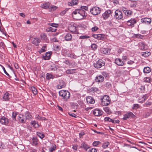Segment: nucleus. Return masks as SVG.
<instances>
[{
  "instance_id": "nucleus-61",
  "label": "nucleus",
  "mask_w": 152,
  "mask_h": 152,
  "mask_svg": "<svg viewBox=\"0 0 152 152\" xmlns=\"http://www.w3.org/2000/svg\"><path fill=\"white\" fill-rule=\"evenodd\" d=\"M130 6L132 7H135L136 6V3L135 1L132 2Z\"/></svg>"
},
{
  "instance_id": "nucleus-11",
  "label": "nucleus",
  "mask_w": 152,
  "mask_h": 152,
  "mask_svg": "<svg viewBox=\"0 0 152 152\" xmlns=\"http://www.w3.org/2000/svg\"><path fill=\"white\" fill-rule=\"evenodd\" d=\"M111 13V10H107L105 12L102 14V16L104 19H107L110 16V15Z\"/></svg>"
},
{
  "instance_id": "nucleus-34",
  "label": "nucleus",
  "mask_w": 152,
  "mask_h": 152,
  "mask_svg": "<svg viewBox=\"0 0 152 152\" xmlns=\"http://www.w3.org/2000/svg\"><path fill=\"white\" fill-rule=\"evenodd\" d=\"M47 49L46 46L45 45H43L41 49L39 50V53H42L46 51Z\"/></svg>"
},
{
  "instance_id": "nucleus-17",
  "label": "nucleus",
  "mask_w": 152,
  "mask_h": 152,
  "mask_svg": "<svg viewBox=\"0 0 152 152\" xmlns=\"http://www.w3.org/2000/svg\"><path fill=\"white\" fill-rule=\"evenodd\" d=\"M59 77V76H58L57 75H53L50 73H47L46 74V78L48 80L51 79H53Z\"/></svg>"
},
{
  "instance_id": "nucleus-1",
  "label": "nucleus",
  "mask_w": 152,
  "mask_h": 152,
  "mask_svg": "<svg viewBox=\"0 0 152 152\" xmlns=\"http://www.w3.org/2000/svg\"><path fill=\"white\" fill-rule=\"evenodd\" d=\"M100 105L102 106H107L109 105L110 102V100L109 96L104 95L101 99Z\"/></svg>"
},
{
  "instance_id": "nucleus-62",
  "label": "nucleus",
  "mask_w": 152,
  "mask_h": 152,
  "mask_svg": "<svg viewBox=\"0 0 152 152\" xmlns=\"http://www.w3.org/2000/svg\"><path fill=\"white\" fill-rule=\"evenodd\" d=\"M98 112L97 111V110H95L93 112V114L96 116H99Z\"/></svg>"
},
{
  "instance_id": "nucleus-33",
  "label": "nucleus",
  "mask_w": 152,
  "mask_h": 152,
  "mask_svg": "<svg viewBox=\"0 0 152 152\" xmlns=\"http://www.w3.org/2000/svg\"><path fill=\"white\" fill-rule=\"evenodd\" d=\"M57 30V29L56 28L54 29L51 27H49L46 28V31L48 32L49 31L55 32Z\"/></svg>"
},
{
  "instance_id": "nucleus-63",
  "label": "nucleus",
  "mask_w": 152,
  "mask_h": 152,
  "mask_svg": "<svg viewBox=\"0 0 152 152\" xmlns=\"http://www.w3.org/2000/svg\"><path fill=\"white\" fill-rule=\"evenodd\" d=\"M98 29L99 28L97 26H95L91 28V30L93 31H97Z\"/></svg>"
},
{
  "instance_id": "nucleus-46",
  "label": "nucleus",
  "mask_w": 152,
  "mask_h": 152,
  "mask_svg": "<svg viewBox=\"0 0 152 152\" xmlns=\"http://www.w3.org/2000/svg\"><path fill=\"white\" fill-rule=\"evenodd\" d=\"M151 80L149 77H146L144 78V81L146 83H150Z\"/></svg>"
},
{
  "instance_id": "nucleus-9",
  "label": "nucleus",
  "mask_w": 152,
  "mask_h": 152,
  "mask_svg": "<svg viewBox=\"0 0 152 152\" xmlns=\"http://www.w3.org/2000/svg\"><path fill=\"white\" fill-rule=\"evenodd\" d=\"M136 23V20L135 18H131L127 22L126 24L128 26L133 27Z\"/></svg>"
},
{
  "instance_id": "nucleus-27",
  "label": "nucleus",
  "mask_w": 152,
  "mask_h": 152,
  "mask_svg": "<svg viewBox=\"0 0 152 152\" xmlns=\"http://www.w3.org/2000/svg\"><path fill=\"white\" fill-rule=\"evenodd\" d=\"M31 124L33 127L35 128H38L39 126L37 122L34 120L31 121Z\"/></svg>"
},
{
  "instance_id": "nucleus-2",
  "label": "nucleus",
  "mask_w": 152,
  "mask_h": 152,
  "mask_svg": "<svg viewBox=\"0 0 152 152\" xmlns=\"http://www.w3.org/2000/svg\"><path fill=\"white\" fill-rule=\"evenodd\" d=\"M59 94L60 96L65 101H67L70 96V93L67 91L61 90L59 92Z\"/></svg>"
},
{
  "instance_id": "nucleus-64",
  "label": "nucleus",
  "mask_w": 152,
  "mask_h": 152,
  "mask_svg": "<svg viewBox=\"0 0 152 152\" xmlns=\"http://www.w3.org/2000/svg\"><path fill=\"white\" fill-rule=\"evenodd\" d=\"M97 150L96 148H92L88 151V152H97Z\"/></svg>"
},
{
  "instance_id": "nucleus-31",
  "label": "nucleus",
  "mask_w": 152,
  "mask_h": 152,
  "mask_svg": "<svg viewBox=\"0 0 152 152\" xmlns=\"http://www.w3.org/2000/svg\"><path fill=\"white\" fill-rule=\"evenodd\" d=\"M151 71V69L149 67L147 66L144 68L143 69V72L144 73H148Z\"/></svg>"
},
{
  "instance_id": "nucleus-18",
  "label": "nucleus",
  "mask_w": 152,
  "mask_h": 152,
  "mask_svg": "<svg viewBox=\"0 0 152 152\" xmlns=\"http://www.w3.org/2000/svg\"><path fill=\"white\" fill-rule=\"evenodd\" d=\"M86 101L88 103L93 104L95 102L94 99L91 96H90L87 97Z\"/></svg>"
},
{
  "instance_id": "nucleus-41",
  "label": "nucleus",
  "mask_w": 152,
  "mask_h": 152,
  "mask_svg": "<svg viewBox=\"0 0 152 152\" xmlns=\"http://www.w3.org/2000/svg\"><path fill=\"white\" fill-rule=\"evenodd\" d=\"M75 69H69L66 70V72L67 74H71L75 72Z\"/></svg>"
},
{
  "instance_id": "nucleus-40",
  "label": "nucleus",
  "mask_w": 152,
  "mask_h": 152,
  "mask_svg": "<svg viewBox=\"0 0 152 152\" xmlns=\"http://www.w3.org/2000/svg\"><path fill=\"white\" fill-rule=\"evenodd\" d=\"M124 13L127 16H130L132 14V12L131 11L129 10H126Z\"/></svg>"
},
{
  "instance_id": "nucleus-8",
  "label": "nucleus",
  "mask_w": 152,
  "mask_h": 152,
  "mask_svg": "<svg viewBox=\"0 0 152 152\" xmlns=\"http://www.w3.org/2000/svg\"><path fill=\"white\" fill-rule=\"evenodd\" d=\"M8 119L4 116L0 117V123L2 125H7L9 124Z\"/></svg>"
},
{
  "instance_id": "nucleus-39",
  "label": "nucleus",
  "mask_w": 152,
  "mask_h": 152,
  "mask_svg": "<svg viewBox=\"0 0 152 152\" xmlns=\"http://www.w3.org/2000/svg\"><path fill=\"white\" fill-rule=\"evenodd\" d=\"M50 69L52 71H55L57 69V68L56 65L55 64H53L50 66Z\"/></svg>"
},
{
  "instance_id": "nucleus-19",
  "label": "nucleus",
  "mask_w": 152,
  "mask_h": 152,
  "mask_svg": "<svg viewBox=\"0 0 152 152\" xmlns=\"http://www.w3.org/2000/svg\"><path fill=\"white\" fill-rule=\"evenodd\" d=\"M10 94L6 92L5 93L3 97V99L4 101H7L10 100Z\"/></svg>"
},
{
  "instance_id": "nucleus-35",
  "label": "nucleus",
  "mask_w": 152,
  "mask_h": 152,
  "mask_svg": "<svg viewBox=\"0 0 152 152\" xmlns=\"http://www.w3.org/2000/svg\"><path fill=\"white\" fill-rule=\"evenodd\" d=\"M18 113L16 112H13L12 113V119L15 121H16V117L17 115L18 114Z\"/></svg>"
},
{
  "instance_id": "nucleus-36",
  "label": "nucleus",
  "mask_w": 152,
  "mask_h": 152,
  "mask_svg": "<svg viewBox=\"0 0 152 152\" xmlns=\"http://www.w3.org/2000/svg\"><path fill=\"white\" fill-rule=\"evenodd\" d=\"M110 145V143L108 142H104L102 145V147L104 149L107 148Z\"/></svg>"
},
{
  "instance_id": "nucleus-15",
  "label": "nucleus",
  "mask_w": 152,
  "mask_h": 152,
  "mask_svg": "<svg viewBox=\"0 0 152 152\" xmlns=\"http://www.w3.org/2000/svg\"><path fill=\"white\" fill-rule=\"evenodd\" d=\"M115 63L119 66H122L124 65V62L120 58H117L115 59Z\"/></svg>"
},
{
  "instance_id": "nucleus-37",
  "label": "nucleus",
  "mask_w": 152,
  "mask_h": 152,
  "mask_svg": "<svg viewBox=\"0 0 152 152\" xmlns=\"http://www.w3.org/2000/svg\"><path fill=\"white\" fill-rule=\"evenodd\" d=\"M31 90L32 93L34 95H36L37 94V89L34 86H32L31 87Z\"/></svg>"
},
{
  "instance_id": "nucleus-20",
  "label": "nucleus",
  "mask_w": 152,
  "mask_h": 152,
  "mask_svg": "<svg viewBox=\"0 0 152 152\" xmlns=\"http://www.w3.org/2000/svg\"><path fill=\"white\" fill-rule=\"evenodd\" d=\"M80 147L81 148H83L85 150L87 151L89 148V146L84 142H83L81 144Z\"/></svg>"
},
{
  "instance_id": "nucleus-30",
  "label": "nucleus",
  "mask_w": 152,
  "mask_h": 152,
  "mask_svg": "<svg viewBox=\"0 0 152 152\" xmlns=\"http://www.w3.org/2000/svg\"><path fill=\"white\" fill-rule=\"evenodd\" d=\"M50 53L46 52L45 55L43 56V59L45 60H49L50 58Z\"/></svg>"
},
{
  "instance_id": "nucleus-53",
  "label": "nucleus",
  "mask_w": 152,
  "mask_h": 152,
  "mask_svg": "<svg viewBox=\"0 0 152 152\" xmlns=\"http://www.w3.org/2000/svg\"><path fill=\"white\" fill-rule=\"evenodd\" d=\"M140 105L138 104H134L132 107V109L136 110L139 108Z\"/></svg>"
},
{
  "instance_id": "nucleus-48",
  "label": "nucleus",
  "mask_w": 152,
  "mask_h": 152,
  "mask_svg": "<svg viewBox=\"0 0 152 152\" xmlns=\"http://www.w3.org/2000/svg\"><path fill=\"white\" fill-rule=\"evenodd\" d=\"M101 143V142L99 141H94L92 145L94 146H96L98 145H99Z\"/></svg>"
},
{
  "instance_id": "nucleus-10",
  "label": "nucleus",
  "mask_w": 152,
  "mask_h": 152,
  "mask_svg": "<svg viewBox=\"0 0 152 152\" xmlns=\"http://www.w3.org/2000/svg\"><path fill=\"white\" fill-rule=\"evenodd\" d=\"M66 86L65 82L62 80H59V83L56 86V88L58 89H61L64 88Z\"/></svg>"
},
{
  "instance_id": "nucleus-22",
  "label": "nucleus",
  "mask_w": 152,
  "mask_h": 152,
  "mask_svg": "<svg viewBox=\"0 0 152 152\" xmlns=\"http://www.w3.org/2000/svg\"><path fill=\"white\" fill-rule=\"evenodd\" d=\"M32 145H36L38 143V141L36 137H34L32 138Z\"/></svg>"
},
{
  "instance_id": "nucleus-5",
  "label": "nucleus",
  "mask_w": 152,
  "mask_h": 152,
  "mask_svg": "<svg viewBox=\"0 0 152 152\" xmlns=\"http://www.w3.org/2000/svg\"><path fill=\"white\" fill-rule=\"evenodd\" d=\"M90 12L93 15H96L99 14L101 12L100 8L97 7H95L91 8Z\"/></svg>"
},
{
  "instance_id": "nucleus-45",
  "label": "nucleus",
  "mask_w": 152,
  "mask_h": 152,
  "mask_svg": "<svg viewBox=\"0 0 152 152\" xmlns=\"http://www.w3.org/2000/svg\"><path fill=\"white\" fill-rule=\"evenodd\" d=\"M56 146L55 145H54L53 147L49 148V151L50 152H53L56 150Z\"/></svg>"
},
{
  "instance_id": "nucleus-55",
  "label": "nucleus",
  "mask_w": 152,
  "mask_h": 152,
  "mask_svg": "<svg viewBox=\"0 0 152 152\" xmlns=\"http://www.w3.org/2000/svg\"><path fill=\"white\" fill-rule=\"evenodd\" d=\"M91 48L94 50H96L97 48V45L95 44H93L91 45Z\"/></svg>"
},
{
  "instance_id": "nucleus-44",
  "label": "nucleus",
  "mask_w": 152,
  "mask_h": 152,
  "mask_svg": "<svg viewBox=\"0 0 152 152\" xmlns=\"http://www.w3.org/2000/svg\"><path fill=\"white\" fill-rule=\"evenodd\" d=\"M24 117L26 118H25L26 120V119H30L31 118V116L29 113H26Z\"/></svg>"
},
{
  "instance_id": "nucleus-6",
  "label": "nucleus",
  "mask_w": 152,
  "mask_h": 152,
  "mask_svg": "<svg viewBox=\"0 0 152 152\" xmlns=\"http://www.w3.org/2000/svg\"><path fill=\"white\" fill-rule=\"evenodd\" d=\"M69 30L72 33L74 34H78V32L76 27V25H70L68 27Z\"/></svg>"
},
{
  "instance_id": "nucleus-57",
  "label": "nucleus",
  "mask_w": 152,
  "mask_h": 152,
  "mask_svg": "<svg viewBox=\"0 0 152 152\" xmlns=\"http://www.w3.org/2000/svg\"><path fill=\"white\" fill-rule=\"evenodd\" d=\"M150 113L149 112H145L143 115V116L145 118H147L150 116Z\"/></svg>"
},
{
  "instance_id": "nucleus-49",
  "label": "nucleus",
  "mask_w": 152,
  "mask_h": 152,
  "mask_svg": "<svg viewBox=\"0 0 152 152\" xmlns=\"http://www.w3.org/2000/svg\"><path fill=\"white\" fill-rule=\"evenodd\" d=\"M104 121L105 122H112V119L108 117H106L104 118Z\"/></svg>"
},
{
  "instance_id": "nucleus-59",
  "label": "nucleus",
  "mask_w": 152,
  "mask_h": 152,
  "mask_svg": "<svg viewBox=\"0 0 152 152\" xmlns=\"http://www.w3.org/2000/svg\"><path fill=\"white\" fill-rule=\"evenodd\" d=\"M50 41H51L52 42H58V40L55 37L51 39H50Z\"/></svg>"
},
{
  "instance_id": "nucleus-24",
  "label": "nucleus",
  "mask_w": 152,
  "mask_h": 152,
  "mask_svg": "<svg viewBox=\"0 0 152 152\" xmlns=\"http://www.w3.org/2000/svg\"><path fill=\"white\" fill-rule=\"evenodd\" d=\"M72 38V35L69 33H67L65 36V39L66 41H70Z\"/></svg>"
},
{
  "instance_id": "nucleus-56",
  "label": "nucleus",
  "mask_w": 152,
  "mask_h": 152,
  "mask_svg": "<svg viewBox=\"0 0 152 152\" xmlns=\"http://www.w3.org/2000/svg\"><path fill=\"white\" fill-rule=\"evenodd\" d=\"M68 10V8H66L65 10L61 11L60 13V15L61 16L64 15L66 13V12Z\"/></svg>"
},
{
  "instance_id": "nucleus-23",
  "label": "nucleus",
  "mask_w": 152,
  "mask_h": 152,
  "mask_svg": "<svg viewBox=\"0 0 152 152\" xmlns=\"http://www.w3.org/2000/svg\"><path fill=\"white\" fill-rule=\"evenodd\" d=\"M109 51L110 50L107 48H102L101 50V53L102 54H107Z\"/></svg>"
},
{
  "instance_id": "nucleus-58",
  "label": "nucleus",
  "mask_w": 152,
  "mask_h": 152,
  "mask_svg": "<svg viewBox=\"0 0 152 152\" xmlns=\"http://www.w3.org/2000/svg\"><path fill=\"white\" fill-rule=\"evenodd\" d=\"M5 45L4 42L1 41L0 42V47H1L3 49L5 48Z\"/></svg>"
},
{
  "instance_id": "nucleus-54",
  "label": "nucleus",
  "mask_w": 152,
  "mask_h": 152,
  "mask_svg": "<svg viewBox=\"0 0 152 152\" xmlns=\"http://www.w3.org/2000/svg\"><path fill=\"white\" fill-rule=\"evenodd\" d=\"M135 37L137 38H140L141 39H143L144 37L143 35L139 34H135Z\"/></svg>"
},
{
  "instance_id": "nucleus-7",
  "label": "nucleus",
  "mask_w": 152,
  "mask_h": 152,
  "mask_svg": "<svg viewBox=\"0 0 152 152\" xmlns=\"http://www.w3.org/2000/svg\"><path fill=\"white\" fill-rule=\"evenodd\" d=\"M123 116V119L126 120L129 118H134L135 117V116L132 112H128L124 115Z\"/></svg>"
},
{
  "instance_id": "nucleus-3",
  "label": "nucleus",
  "mask_w": 152,
  "mask_h": 152,
  "mask_svg": "<svg viewBox=\"0 0 152 152\" xmlns=\"http://www.w3.org/2000/svg\"><path fill=\"white\" fill-rule=\"evenodd\" d=\"M94 64L95 67L96 68H100L104 65L105 63L104 61L100 59L95 62Z\"/></svg>"
},
{
  "instance_id": "nucleus-42",
  "label": "nucleus",
  "mask_w": 152,
  "mask_h": 152,
  "mask_svg": "<svg viewBox=\"0 0 152 152\" xmlns=\"http://www.w3.org/2000/svg\"><path fill=\"white\" fill-rule=\"evenodd\" d=\"M67 56L70 57L72 58H76L77 57L76 56L74 53H72L68 54L67 55Z\"/></svg>"
},
{
  "instance_id": "nucleus-13",
  "label": "nucleus",
  "mask_w": 152,
  "mask_h": 152,
  "mask_svg": "<svg viewBox=\"0 0 152 152\" xmlns=\"http://www.w3.org/2000/svg\"><path fill=\"white\" fill-rule=\"evenodd\" d=\"M104 34H94L92 35V36L95 39L102 40H103L104 39Z\"/></svg>"
},
{
  "instance_id": "nucleus-14",
  "label": "nucleus",
  "mask_w": 152,
  "mask_h": 152,
  "mask_svg": "<svg viewBox=\"0 0 152 152\" xmlns=\"http://www.w3.org/2000/svg\"><path fill=\"white\" fill-rule=\"evenodd\" d=\"M95 80L96 82L100 83L104 80V78L102 75H99L96 77Z\"/></svg>"
},
{
  "instance_id": "nucleus-16",
  "label": "nucleus",
  "mask_w": 152,
  "mask_h": 152,
  "mask_svg": "<svg viewBox=\"0 0 152 152\" xmlns=\"http://www.w3.org/2000/svg\"><path fill=\"white\" fill-rule=\"evenodd\" d=\"M18 119L19 121L22 123H25L26 121L24 116L22 114H20L18 115Z\"/></svg>"
},
{
  "instance_id": "nucleus-52",
  "label": "nucleus",
  "mask_w": 152,
  "mask_h": 152,
  "mask_svg": "<svg viewBox=\"0 0 152 152\" xmlns=\"http://www.w3.org/2000/svg\"><path fill=\"white\" fill-rule=\"evenodd\" d=\"M150 55L149 52L146 51L145 52H143L142 53V55L144 57H147Z\"/></svg>"
},
{
  "instance_id": "nucleus-21",
  "label": "nucleus",
  "mask_w": 152,
  "mask_h": 152,
  "mask_svg": "<svg viewBox=\"0 0 152 152\" xmlns=\"http://www.w3.org/2000/svg\"><path fill=\"white\" fill-rule=\"evenodd\" d=\"M40 39L38 38H35L32 41V43L36 46H37L39 45V44L40 42Z\"/></svg>"
},
{
  "instance_id": "nucleus-50",
  "label": "nucleus",
  "mask_w": 152,
  "mask_h": 152,
  "mask_svg": "<svg viewBox=\"0 0 152 152\" xmlns=\"http://www.w3.org/2000/svg\"><path fill=\"white\" fill-rule=\"evenodd\" d=\"M57 8V7L55 6H52L50 8V12H52L55 10Z\"/></svg>"
},
{
  "instance_id": "nucleus-28",
  "label": "nucleus",
  "mask_w": 152,
  "mask_h": 152,
  "mask_svg": "<svg viewBox=\"0 0 152 152\" xmlns=\"http://www.w3.org/2000/svg\"><path fill=\"white\" fill-rule=\"evenodd\" d=\"M146 45L143 43L142 42L139 44V48L141 50H146Z\"/></svg>"
},
{
  "instance_id": "nucleus-12",
  "label": "nucleus",
  "mask_w": 152,
  "mask_h": 152,
  "mask_svg": "<svg viewBox=\"0 0 152 152\" xmlns=\"http://www.w3.org/2000/svg\"><path fill=\"white\" fill-rule=\"evenodd\" d=\"M141 22L143 23L150 24L151 22V20L149 18H144L141 19Z\"/></svg>"
},
{
  "instance_id": "nucleus-26",
  "label": "nucleus",
  "mask_w": 152,
  "mask_h": 152,
  "mask_svg": "<svg viewBox=\"0 0 152 152\" xmlns=\"http://www.w3.org/2000/svg\"><path fill=\"white\" fill-rule=\"evenodd\" d=\"M78 3V0H72L71 1L68 3V4L69 6H73L76 5Z\"/></svg>"
},
{
  "instance_id": "nucleus-29",
  "label": "nucleus",
  "mask_w": 152,
  "mask_h": 152,
  "mask_svg": "<svg viewBox=\"0 0 152 152\" xmlns=\"http://www.w3.org/2000/svg\"><path fill=\"white\" fill-rule=\"evenodd\" d=\"M41 37L42 40H45L47 42L49 41V40L47 39L46 34H41Z\"/></svg>"
},
{
  "instance_id": "nucleus-47",
  "label": "nucleus",
  "mask_w": 152,
  "mask_h": 152,
  "mask_svg": "<svg viewBox=\"0 0 152 152\" xmlns=\"http://www.w3.org/2000/svg\"><path fill=\"white\" fill-rule=\"evenodd\" d=\"M48 25L52 27L55 28H57L59 26V25L58 24L55 23H49L48 24Z\"/></svg>"
},
{
  "instance_id": "nucleus-60",
  "label": "nucleus",
  "mask_w": 152,
  "mask_h": 152,
  "mask_svg": "<svg viewBox=\"0 0 152 152\" xmlns=\"http://www.w3.org/2000/svg\"><path fill=\"white\" fill-rule=\"evenodd\" d=\"M79 11V9H76L75 11H73L72 13V16H73V15H76L77 14H78Z\"/></svg>"
},
{
  "instance_id": "nucleus-51",
  "label": "nucleus",
  "mask_w": 152,
  "mask_h": 152,
  "mask_svg": "<svg viewBox=\"0 0 152 152\" xmlns=\"http://www.w3.org/2000/svg\"><path fill=\"white\" fill-rule=\"evenodd\" d=\"M37 134L38 136L41 139L45 137V135L44 134L39 132H37Z\"/></svg>"
},
{
  "instance_id": "nucleus-4",
  "label": "nucleus",
  "mask_w": 152,
  "mask_h": 152,
  "mask_svg": "<svg viewBox=\"0 0 152 152\" xmlns=\"http://www.w3.org/2000/svg\"><path fill=\"white\" fill-rule=\"evenodd\" d=\"M114 17L117 20H121L123 18V14L122 12L119 10H116L115 11Z\"/></svg>"
},
{
  "instance_id": "nucleus-32",
  "label": "nucleus",
  "mask_w": 152,
  "mask_h": 152,
  "mask_svg": "<svg viewBox=\"0 0 152 152\" xmlns=\"http://www.w3.org/2000/svg\"><path fill=\"white\" fill-rule=\"evenodd\" d=\"M78 14L83 18L84 16H85V11L82 9H79Z\"/></svg>"
},
{
  "instance_id": "nucleus-38",
  "label": "nucleus",
  "mask_w": 152,
  "mask_h": 152,
  "mask_svg": "<svg viewBox=\"0 0 152 152\" xmlns=\"http://www.w3.org/2000/svg\"><path fill=\"white\" fill-rule=\"evenodd\" d=\"M148 96L147 94H145L142 97V100L140 102L142 103L144 102L148 98Z\"/></svg>"
},
{
  "instance_id": "nucleus-25",
  "label": "nucleus",
  "mask_w": 152,
  "mask_h": 152,
  "mask_svg": "<svg viewBox=\"0 0 152 152\" xmlns=\"http://www.w3.org/2000/svg\"><path fill=\"white\" fill-rule=\"evenodd\" d=\"M50 5V3L49 2H47L42 4L41 7L42 8L47 9L49 8Z\"/></svg>"
},
{
  "instance_id": "nucleus-43",
  "label": "nucleus",
  "mask_w": 152,
  "mask_h": 152,
  "mask_svg": "<svg viewBox=\"0 0 152 152\" xmlns=\"http://www.w3.org/2000/svg\"><path fill=\"white\" fill-rule=\"evenodd\" d=\"M152 102H151L147 101L143 104V106L144 107H148L150 106Z\"/></svg>"
}]
</instances>
